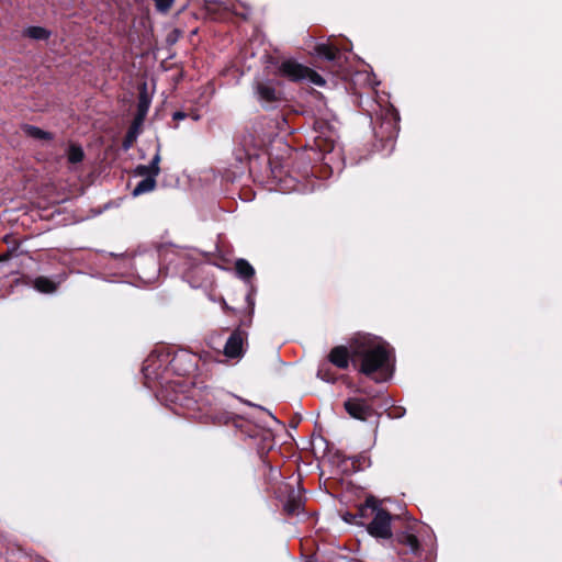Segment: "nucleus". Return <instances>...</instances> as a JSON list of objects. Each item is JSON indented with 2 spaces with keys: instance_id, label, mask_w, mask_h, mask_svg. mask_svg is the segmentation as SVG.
I'll use <instances>...</instances> for the list:
<instances>
[{
  "instance_id": "1",
  "label": "nucleus",
  "mask_w": 562,
  "mask_h": 562,
  "mask_svg": "<svg viewBox=\"0 0 562 562\" xmlns=\"http://www.w3.org/2000/svg\"><path fill=\"white\" fill-rule=\"evenodd\" d=\"M353 357L361 361L360 371L366 375L379 372L390 373L392 351L387 344L378 337L359 336L350 345Z\"/></svg>"
},
{
  "instance_id": "2",
  "label": "nucleus",
  "mask_w": 562,
  "mask_h": 562,
  "mask_svg": "<svg viewBox=\"0 0 562 562\" xmlns=\"http://www.w3.org/2000/svg\"><path fill=\"white\" fill-rule=\"evenodd\" d=\"M199 402L207 407L206 413L217 423L227 424L234 413L232 412L237 397L223 390L205 387L198 395Z\"/></svg>"
},
{
  "instance_id": "3",
  "label": "nucleus",
  "mask_w": 562,
  "mask_h": 562,
  "mask_svg": "<svg viewBox=\"0 0 562 562\" xmlns=\"http://www.w3.org/2000/svg\"><path fill=\"white\" fill-rule=\"evenodd\" d=\"M199 402L207 407L206 413L217 423L227 424L234 413L232 412L237 397L223 390L205 387L198 395Z\"/></svg>"
},
{
  "instance_id": "4",
  "label": "nucleus",
  "mask_w": 562,
  "mask_h": 562,
  "mask_svg": "<svg viewBox=\"0 0 562 562\" xmlns=\"http://www.w3.org/2000/svg\"><path fill=\"white\" fill-rule=\"evenodd\" d=\"M278 74L291 81L307 80L312 85L323 87L325 86V79L317 74L315 70L300 64L295 59H284L278 67Z\"/></svg>"
},
{
  "instance_id": "5",
  "label": "nucleus",
  "mask_w": 562,
  "mask_h": 562,
  "mask_svg": "<svg viewBox=\"0 0 562 562\" xmlns=\"http://www.w3.org/2000/svg\"><path fill=\"white\" fill-rule=\"evenodd\" d=\"M372 516V521L367 526L368 532L375 538H391V515L378 505Z\"/></svg>"
},
{
  "instance_id": "6",
  "label": "nucleus",
  "mask_w": 562,
  "mask_h": 562,
  "mask_svg": "<svg viewBox=\"0 0 562 562\" xmlns=\"http://www.w3.org/2000/svg\"><path fill=\"white\" fill-rule=\"evenodd\" d=\"M256 97L262 104H270L280 99V91L272 80H257L254 83Z\"/></svg>"
},
{
  "instance_id": "7",
  "label": "nucleus",
  "mask_w": 562,
  "mask_h": 562,
  "mask_svg": "<svg viewBox=\"0 0 562 562\" xmlns=\"http://www.w3.org/2000/svg\"><path fill=\"white\" fill-rule=\"evenodd\" d=\"M347 413L359 420H367L372 415V408L362 398H349L345 402Z\"/></svg>"
},
{
  "instance_id": "8",
  "label": "nucleus",
  "mask_w": 562,
  "mask_h": 562,
  "mask_svg": "<svg viewBox=\"0 0 562 562\" xmlns=\"http://www.w3.org/2000/svg\"><path fill=\"white\" fill-rule=\"evenodd\" d=\"M244 334L235 330L224 346V355L229 359L240 358L244 353Z\"/></svg>"
},
{
  "instance_id": "9",
  "label": "nucleus",
  "mask_w": 562,
  "mask_h": 562,
  "mask_svg": "<svg viewBox=\"0 0 562 562\" xmlns=\"http://www.w3.org/2000/svg\"><path fill=\"white\" fill-rule=\"evenodd\" d=\"M159 162H160V153H159V148H158L157 153L153 157L150 164L137 166L135 169V172L137 176L145 177V178L151 177V176L157 177L160 172Z\"/></svg>"
},
{
  "instance_id": "10",
  "label": "nucleus",
  "mask_w": 562,
  "mask_h": 562,
  "mask_svg": "<svg viewBox=\"0 0 562 562\" xmlns=\"http://www.w3.org/2000/svg\"><path fill=\"white\" fill-rule=\"evenodd\" d=\"M329 361L339 369H346L349 364V351L344 346L335 347L329 353Z\"/></svg>"
},
{
  "instance_id": "11",
  "label": "nucleus",
  "mask_w": 562,
  "mask_h": 562,
  "mask_svg": "<svg viewBox=\"0 0 562 562\" xmlns=\"http://www.w3.org/2000/svg\"><path fill=\"white\" fill-rule=\"evenodd\" d=\"M397 542L406 547V552L417 554L420 550V544L415 535L409 532H402L397 536Z\"/></svg>"
},
{
  "instance_id": "12",
  "label": "nucleus",
  "mask_w": 562,
  "mask_h": 562,
  "mask_svg": "<svg viewBox=\"0 0 562 562\" xmlns=\"http://www.w3.org/2000/svg\"><path fill=\"white\" fill-rule=\"evenodd\" d=\"M150 105V99L146 93V87L144 86L143 91L139 93L138 104H137V115L135 117V123H143L145 116L147 115L148 109Z\"/></svg>"
},
{
  "instance_id": "13",
  "label": "nucleus",
  "mask_w": 562,
  "mask_h": 562,
  "mask_svg": "<svg viewBox=\"0 0 562 562\" xmlns=\"http://www.w3.org/2000/svg\"><path fill=\"white\" fill-rule=\"evenodd\" d=\"M314 52L316 55L327 59V60H335L337 56L339 55L338 48H336L333 45L329 44H317L314 48Z\"/></svg>"
},
{
  "instance_id": "14",
  "label": "nucleus",
  "mask_w": 562,
  "mask_h": 562,
  "mask_svg": "<svg viewBox=\"0 0 562 562\" xmlns=\"http://www.w3.org/2000/svg\"><path fill=\"white\" fill-rule=\"evenodd\" d=\"M156 188V177H147L140 180L133 189L132 194L134 196L142 195L144 193L151 192Z\"/></svg>"
},
{
  "instance_id": "15",
  "label": "nucleus",
  "mask_w": 562,
  "mask_h": 562,
  "mask_svg": "<svg viewBox=\"0 0 562 562\" xmlns=\"http://www.w3.org/2000/svg\"><path fill=\"white\" fill-rule=\"evenodd\" d=\"M376 506H378V501L374 497H368L366 499V503L358 508V513L356 514V515H358V520L367 519L370 516H372V514L376 509Z\"/></svg>"
},
{
  "instance_id": "16",
  "label": "nucleus",
  "mask_w": 562,
  "mask_h": 562,
  "mask_svg": "<svg viewBox=\"0 0 562 562\" xmlns=\"http://www.w3.org/2000/svg\"><path fill=\"white\" fill-rule=\"evenodd\" d=\"M235 269H236L238 277L244 280H248L255 274V269L245 259H238L235 263Z\"/></svg>"
},
{
  "instance_id": "17",
  "label": "nucleus",
  "mask_w": 562,
  "mask_h": 562,
  "mask_svg": "<svg viewBox=\"0 0 562 562\" xmlns=\"http://www.w3.org/2000/svg\"><path fill=\"white\" fill-rule=\"evenodd\" d=\"M23 34L32 40H47L50 36V32L42 26H29Z\"/></svg>"
},
{
  "instance_id": "18",
  "label": "nucleus",
  "mask_w": 562,
  "mask_h": 562,
  "mask_svg": "<svg viewBox=\"0 0 562 562\" xmlns=\"http://www.w3.org/2000/svg\"><path fill=\"white\" fill-rule=\"evenodd\" d=\"M23 132L25 135L32 137V138H36V139H45V140H49L52 139V134L48 133V132H45L36 126H33V125H24L22 127Z\"/></svg>"
},
{
  "instance_id": "19",
  "label": "nucleus",
  "mask_w": 562,
  "mask_h": 562,
  "mask_svg": "<svg viewBox=\"0 0 562 562\" xmlns=\"http://www.w3.org/2000/svg\"><path fill=\"white\" fill-rule=\"evenodd\" d=\"M34 286L37 291L42 293H52L56 290L57 285L48 278L40 277L35 279Z\"/></svg>"
},
{
  "instance_id": "20",
  "label": "nucleus",
  "mask_w": 562,
  "mask_h": 562,
  "mask_svg": "<svg viewBox=\"0 0 562 562\" xmlns=\"http://www.w3.org/2000/svg\"><path fill=\"white\" fill-rule=\"evenodd\" d=\"M83 150L80 146L71 144L67 151V159L70 164H78L83 159Z\"/></svg>"
},
{
  "instance_id": "21",
  "label": "nucleus",
  "mask_w": 562,
  "mask_h": 562,
  "mask_svg": "<svg viewBox=\"0 0 562 562\" xmlns=\"http://www.w3.org/2000/svg\"><path fill=\"white\" fill-rule=\"evenodd\" d=\"M142 123H135V121L133 122L131 128L128 130L126 136H125V139H124V143H123V146L125 149H128L132 145V143L136 139L137 137V134H138V127L140 126Z\"/></svg>"
},
{
  "instance_id": "22",
  "label": "nucleus",
  "mask_w": 562,
  "mask_h": 562,
  "mask_svg": "<svg viewBox=\"0 0 562 562\" xmlns=\"http://www.w3.org/2000/svg\"><path fill=\"white\" fill-rule=\"evenodd\" d=\"M158 11L166 13L173 4L175 0H154Z\"/></svg>"
},
{
  "instance_id": "23",
  "label": "nucleus",
  "mask_w": 562,
  "mask_h": 562,
  "mask_svg": "<svg viewBox=\"0 0 562 562\" xmlns=\"http://www.w3.org/2000/svg\"><path fill=\"white\" fill-rule=\"evenodd\" d=\"M300 507H301V502H300V501H289V502L284 505V508H285V510H286L289 514H295V513H299Z\"/></svg>"
},
{
  "instance_id": "24",
  "label": "nucleus",
  "mask_w": 562,
  "mask_h": 562,
  "mask_svg": "<svg viewBox=\"0 0 562 562\" xmlns=\"http://www.w3.org/2000/svg\"><path fill=\"white\" fill-rule=\"evenodd\" d=\"M344 520L348 524H357V525H364L362 520H358V515L356 514H345L342 516Z\"/></svg>"
},
{
  "instance_id": "25",
  "label": "nucleus",
  "mask_w": 562,
  "mask_h": 562,
  "mask_svg": "<svg viewBox=\"0 0 562 562\" xmlns=\"http://www.w3.org/2000/svg\"><path fill=\"white\" fill-rule=\"evenodd\" d=\"M184 116H186V114L182 112H175V114H173L175 120H182V119H184Z\"/></svg>"
},
{
  "instance_id": "26",
  "label": "nucleus",
  "mask_w": 562,
  "mask_h": 562,
  "mask_svg": "<svg viewBox=\"0 0 562 562\" xmlns=\"http://www.w3.org/2000/svg\"><path fill=\"white\" fill-rule=\"evenodd\" d=\"M390 112H391V115H392V117L394 120L393 128L395 130V127H396L395 124H396V121H397V113L393 109Z\"/></svg>"
},
{
  "instance_id": "27",
  "label": "nucleus",
  "mask_w": 562,
  "mask_h": 562,
  "mask_svg": "<svg viewBox=\"0 0 562 562\" xmlns=\"http://www.w3.org/2000/svg\"><path fill=\"white\" fill-rule=\"evenodd\" d=\"M317 375H318L321 379H323V380H327V381H329V379H327V378L325 376V373H324V370H323V369H319V370H318Z\"/></svg>"
},
{
  "instance_id": "28",
  "label": "nucleus",
  "mask_w": 562,
  "mask_h": 562,
  "mask_svg": "<svg viewBox=\"0 0 562 562\" xmlns=\"http://www.w3.org/2000/svg\"><path fill=\"white\" fill-rule=\"evenodd\" d=\"M7 259H8V255L0 256V261L7 260Z\"/></svg>"
}]
</instances>
